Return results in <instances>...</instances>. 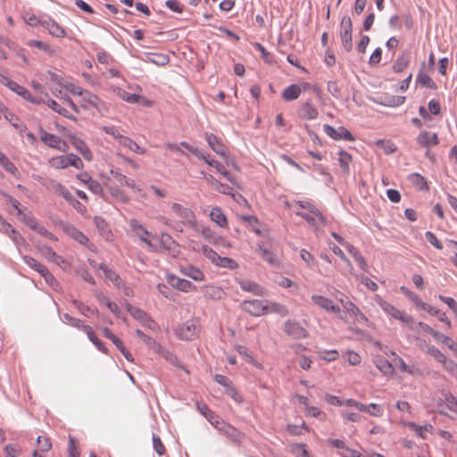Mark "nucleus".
Returning <instances> with one entry per match:
<instances>
[{
  "mask_svg": "<svg viewBox=\"0 0 457 457\" xmlns=\"http://www.w3.org/2000/svg\"><path fill=\"white\" fill-rule=\"evenodd\" d=\"M127 309L130 315L140 321L142 325L149 328L150 329H154L156 327L154 320H152L151 317L143 310L131 306L130 304L128 305Z\"/></svg>",
  "mask_w": 457,
  "mask_h": 457,
  "instance_id": "1a4fd4ad",
  "label": "nucleus"
},
{
  "mask_svg": "<svg viewBox=\"0 0 457 457\" xmlns=\"http://www.w3.org/2000/svg\"><path fill=\"white\" fill-rule=\"evenodd\" d=\"M433 337L436 341L443 343L444 345H447L450 349L453 348L454 342L448 336H445L436 331V333H434Z\"/></svg>",
  "mask_w": 457,
  "mask_h": 457,
  "instance_id": "052dcab7",
  "label": "nucleus"
},
{
  "mask_svg": "<svg viewBox=\"0 0 457 457\" xmlns=\"http://www.w3.org/2000/svg\"><path fill=\"white\" fill-rule=\"evenodd\" d=\"M226 394L231 397L237 403H242L244 402V398L237 392V388L234 386L233 383L225 389Z\"/></svg>",
  "mask_w": 457,
  "mask_h": 457,
  "instance_id": "4d7b16f0",
  "label": "nucleus"
},
{
  "mask_svg": "<svg viewBox=\"0 0 457 457\" xmlns=\"http://www.w3.org/2000/svg\"><path fill=\"white\" fill-rule=\"evenodd\" d=\"M257 251L261 254L262 258L271 265L278 266L279 260L278 256L270 250L263 247L262 245H258Z\"/></svg>",
  "mask_w": 457,
  "mask_h": 457,
  "instance_id": "c756f323",
  "label": "nucleus"
},
{
  "mask_svg": "<svg viewBox=\"0 0 457 457\" xmlns=\"http://www.w3.org/2000/svg\"><path fill=\"white\" fill-rule=\"evenodd\" d=\"M0 164L12 174H14V172L17 170L15 165L1 151Z\"/></svg>",
  "mask_w": 457,
  "mask_h": 457,
  "instance_id": "bf43d9fd",
  "label": "nucleus"
},
{
  "mask_svg": "<svg viewBox=\"0 0 457 457\" xmlns=\"http://www.w3.org/2000/svg\"><path fill=\"white\" fill-rule=\"evenodd\" d=\"M312 301L316 305H318L320 308H321L327 312L337 313V314H338V317L341 320H346V318L344 317L341 313L340 307L337 305H335L333 303L332 300H330L329 298H327L325 296L319 295H312Z\"/></svg>",
  "mask_w": 457,
  "mask_h": 457,
  "instance_id": "39448f33",
  "label": "nucleus"
},
{
  "mask_svg": "<svg viewBox=\"0 0 457 457\" xmlns=\"http://www.w3.org/2000/svg\"><path fill=\"white\" fill-rule=\"evenodd\" d=\"M37 443L40 452H48L52 447V443L49 437L38 436Z\"/></svg>",
  "mask_w": 457,
  "mask_h": 457,
  "instance_id": "13d9d810",
  "label": "nucleus"
},
{
  "mask_svg": "<svg viewBox=\"0 0 457 457\" xmlns=\"http://www.w3.org/2000/svg\"><path fill=\"white\" fill-rule=\"evenodd\" d=\"M319 112L313 104L307 101L299 109V116L303 120H314L318 117Z\"/></svg>",
  "mask_w": 457,
  "mask_h": 457,
  "instance_id": "a211bd4d",
  "label": "nucleus"
},
{
  "mask_svg": "<svg viewBox=\"0 0 457 457\" xmlns=\"http://www.w3.org/2000/svg\"><path fill=\"white\" fill-rule=\"evenodd\" d=\"M211 220L220 227H225L227 225V218L220 208L214 207L210 212Z\"/></svg>",
  "mask_w": 457,
  "mask_h": 457,
  "instance_id": "c9c22d12",
  "label": "nucleus"
},
{
  "mask_svg": "<svg viewBox=\"0 0 457 457\" xmlns=\"http://www.w3.org/2000/svg\"><path fill=\"white\" fill-rule=\"evenodd\" d=\"M161 244L166 250L173 253H178L179 245L169 234L162 233L161 235Z\"/></svg>",
  "mask_w": 457,
  "mask_h": 457,
  "instance_id": "e433bc0d",
  "label": "nucleus"
},
{
  "mask_svg": "<svg viewBox=\"0 0 457 457\" xmlns=\"http://www.w3.org/2000/svg\"><path fill=\"white\" fill-rule=\"evenodd\" d=\"M205 139L208 143V145L212 148L213 152H215L221 157H226L227 153L225 150V146L214 134L205 133Z\"/></svg>",
  "mask_w": 457,
  "mask_h": 457,
  "instance_id": "dca6fc26",
  "label": "nucleus"
},
{
  "mask_svg": "<svg viewBox=\"0 0 457 457\" xmlns=\"http://www.w3.org/2000/svg\"><path fill=\"white\" fill-rule=\"evenodd\" d=\"M353 23L348 16H344L340 22V37L343 47L346 52L353 49V37H352Z\"/></svg>",
  "mask_w": 457,
  "mask_h": 457,
  "instance_id": "f257e3e1",
  "label": "nucleus"
},
{
  "mask_svg": "<svg viewBox=\"0 0 457 457\" xmlns=\"http://www.w3.org/2000/svg\"><path fill=\"white\" fill-rule=\"evenodd\" d=\"M405 102V96H385L380 104L390 106L396 107L403 104Z\"/></svg>",
  "mask_w": 457,
  "mask_h": 457,
  "instance_id": "58836bf2",
  "label": "nucleus"
},
{
  "mask_svg": "<svg viewBox=\"0 0 457 457\" xmlns=\"http://www.w3.org/2000/svg\"><path fill=\"white\" fill-rule=\"evenodd\" d=\"M103 333L106 338L110 339L114 344V345L119 349V351L122 353L127 361L131 362L134 361L132 354L129 352V350H127L122 341L118 337H116L111 329L108 328H104Z\"/></svg>",
  "mask_w": 457,
  "mask_h": 457,
  "instance_id": "f8f14e48",
  "label": "nucleus"
},
{
  "mask_svg": "<svg viewBox=\"0 0 457 457\" xmlns=\"http://www.w3.org/2000/svg\"><path fill=\"white\" fill-rule=\"evenodd\" d=\"M215 428L221 432L223 435H225L228 439H230L233 443L236 444H241L244 439V434L237 430L235 427L232 425L226 423L223 420H215V423L213 424Z\"/></svg>",
  "mask_w": 457,
  "mask_h": 457,
  "instance_id": "f03ea898",
  "label": "nucleus"
},
{
  "mask_svg": "<svg viewBox=\"0 0 457 457\" xmlns=\"http://www.w3.org/2000/svg\"><path fill=\"white\" fill-rule=\"evenodd\" d=\"M42 255L49 262L60 265L61 262H64V260L59 256L50 246L42 245L40 248Z\"/></svg>",
  "mask_w": 457,
  "mask_h": 457,
  "instance_id": "bb28decb",
  "label": "nucleus"
},
{
  "mask_svg": "<svg viewBox=\"0 0 457 457\" xmlns=\"http://www.w3.org/2000/svg\"><path fill=\"white\" fill-rule=\"evenodd\" d=\"M100 300L113 314L120 316V310L117 303L112 302L106 295H103Z\"/></svg>",
  "mask_w": 457,
  "mask_h": 457,
  "instance_id": "6e6d98bb",
  "label": "nucleus"
},
{
  "mask_svg": "<svg viewBox=\"0 0 457 457\" xmlns=\"http://www.w3.org/2000/svg\"><path fill=\"white\" fill-rule=\"evenodd\" d=\"M129 224L133 231L138 237V238L144 243H145L147 245L151 246V242L145 238V236L149 235L148 230L137 220H130Z\"/></svg>",
  "mask_w": 457,
  "mask_h": 457,
  "instance_id": "6ab92c4d",
  "label": "nucleus"
},
{
  "mask_svg": "<svg viewBox=\"0 0 457 457\" xmlns=\"http://www.w3.org/2000/svg\"><path fill=\"white\" fill-rule=\"evenodd\" d=\"M416 140L421 147H429L431 145H437L439 144L437 134L429 131L420 132Z\"/></svg>",
  "mask_w": 457,
  "mask_h": 457,
  "instance_id": "2eb2a0df",
  "label": "nucleus"
},
{
  "mask_svg": "<svg viewBox=\"0 0 457 457\" xmlns=\"http://www.w3.org/2000/svg\"><path fill=\"white\" fill-rule=\"evenodd\" d=\"M98 269L103 270L106 278L110 279L117 287H120L123 285L121 278L113 270L110 269L106 264L100 263L98 265Z\"/></svg>",
  "mask_w": 457,
  "mask_h": 457,
  "instance_id": "b1692460",
  "label": "nucleus"
},
{
  "mask_svg": "<svg viewBox=\"0 0 457 457\" xmlns=\"http://www.w3.org/2000/svg\"><path fill=\"white\" fill-rule=\"evenodd\" d=\"M111 174L114 177V179L120 184L126 186L129 188L140 191V189L136 187V183H135L134 179H129V178L126 177L125 175L121 174L118 170H112Z\"/></svg>",
  "mask_w": 457,
  "mask_h": 457,
  "instance_id": "7c9ffc66",
  "label": "nucleus"
},
{
  "mask_svg": "<svg viewBox=\"0 0 457 457\" xmlns=\"http://www.w3.org/2000/svg\"><path fill=\"white\" fill-rule=\"evenodd\" d=\"M171 209L180 218L187 220L188 222H192L193 220L195 219L194 212L191 210L183 207L179 204H177V203L172 204Z\"/></svg>",
  "mask_w": 457,
  "mask_h": 457,
  "instance_id": "2f4dec72",
  "label": "nucleus"
},
{
  "mask_svg": "<svg viewBox=\"0 0 457 457\" xmlns=\"http://www.w3.org/2000/svg\"><path fill=\"white\" fill-rule=\"evenodd\" d=\"M43 26L49 31V33L56 37H64L66 36L65 30L54 21L48 20L43 22Z\"/></svg>",
  "mask_w": 457,
  "mask_h": 457,
  "instance_id": "393cba45",
  "label": "nucleus"
},
{
  "mask_svg": "<svg viewBox=\"0 0 457 457\" xmlns=\"http://www.w3.org/2000/svg\"><path fill=\"white\" fill-rule=\"evenodd\" d=\"M120 145L138 154H144L145 153V150L143 147L139 146L134 140L128 137H122Z\"/></svg>",
  "mask_w": 457,
  "mask_h": 457,
  "instance_id": "ea45409f",
  "label": "nucleus"
},
{
  "mask_svg": "<svg viewBox=\"0 0 457 457\" xmlns=\"http://www.w3.org/2000/svg\"><path fill=\"white\" fill-rule=\"evenodd\" d=\"M442 395L448 406L453 411H457V397H455L451 392H443Z\"/></svg>",
  "mask_w": 457,
  "mask_h": 457,
  "instance_id": "3c124183",
  "label": "nucleus"
},
{
  "mask_svg": "<svg viewBox=\"0 0 457 457\" xmlns=\"http://www.w3.org/2000/svg\"><path fill=\"white\" fill-rule=\"evenodd\" d=\"M376 366L385 375H392L394 373L392 364L384 358H378L376 361Z\"/></svg>",
  "mask_w": 457,
  "mask_h": 457,
  "instance_id": "37998d69",
  "label": "nucleus"
},
{
  "mask_svg": "<svg viewBox=\"0 0 457 457\" xmlns=\"http://www.w3.org/2000/svg\"><path fill=\"white\" fill-rule=\"evenodd\" d=\"M147 59L149 62H151L158 66H164L170 61V58L167 54H156V53L149 54L147 55Z\"/></svg>",
  "mask_w": 457,
  "mask_h": 457,
  "instance_id": "79ce46f5",
  "label": "nucleus"
},
{
  "mask_svg": "<svg viewBox=\"0 0 457 457\" xmlns=\"http://www.w3.org/2000/svg\"><path fill=\"white\" fill-rule=\"evenodd\" d=\"M117 95L119 97H120L122 100L130 103V104H142L145 106L150 105V101L146 100L145 97L137 95V94H130L123 89H119Z\"/></svg>",
  "mask_w": 457,
  "mask_h": 457,
  "instance_id": "f3484780",
  "label": "nucleus"
},
{
  "mask_svg": "<svg viewBox=\"0 0 457 457\" xmlns=\"http://www.w3.org/2000/svg\"><path fill=\"white\" fill-rule=\"evenodd\" d=\"M208 165L216 169V170L223 176L230 183L237 185V179L234 175L230 174L225 167L218 161L212 159Z\"/></svg>",
  "mask_w": 457,
  "mask_h": 457,
  "instance_id": "cd10ccee",
  "label": "nucleus"
},
{
  "mask_svg": "<svg viewBox=\"0 0 457 457\" xmlns=\"http://www.w3.org/2000/svg\"><path fill=\"white\" fill-rule=\"evenodd\" d=\"M337 299L338 300V302L342 304V307L344 308L345 310V315L342 314L344 317H345L347 319V314L349 316H351L354 311L358 308L351 300H349V298L342 294V293H339V295L337 296Z\"/></svg>",
  "mask_w": 457,
  "mask_h": 457,
  "instance_id": "a878e982",
  "label": "nucleus"
},
{
  "mask_svg": "<svg viewBox=\"0 0 457 457\" xmlns=\"http://www.w3.org/2000/svg\"><path fill=\"white\" fill-rule=\"evenodd\" d=\"M196 408L199 412L204 415L212 424L215 423V421L212 420L215 418V415L205 403H197Z\"/></svg>",
  "mask_w": 457,
  "mask_h": 457,
  "instance_id": "8fccbe9b",
  "label": "nucleus"
},
{
  "mask_svg": "<svg viewBox=\"0 0 457 457\" xmlns=\"http://www.w3.org/2000/svg\"><path fill=\"white\" fill-rule=\"evenodd\" d=\"M110 192L113 197L120 200V202H122V203L129 202V198L123 190H120L118 187H110Z\"/></svg>",
  "mask_w": 457,
  "mask_h": 457,
  "instance_id": "338daca9",
  "label": "nucleus"
},
{
  "mask_svg": "<svg viewBox=\"0 0 457 457\" xmlns=\"http://www.w3.org/2000/svg\"><path fill=\"white\" fill-rule=\"evenodd\" d=\"M157 289L164 297L174 300V291L170 287L164 284H158Z\"/></svg>",
  "mask_w": 457,
  "mask_h": 457,
  "instance_id": "774afa93",
  "label": "nucleus"
},
{
  "mask_svg": "<svg viewBox=\"0 0 457 457\" xmlns=\"http://www.w3.org/2000/svg\"><path fill=\"white\" fill-rule=\"evenodd\" d=\"M202 253L206 258H208L215 265L217 264L218 261L220 260V255L214 250H212L211 247H209L208 245L202 246Z\"/></svg>",
  "mask_w": 457,
  "mask_h": 457,
  "instance_id": "603ef678",
  "label": "nucleus"
},
{
  "mask_svg": "<svg viewBox=\"0 0 457 457\" xmlns=\"http://www.w3.org/2000/svg\"><path fill=\"white\" fill-rule=\"evenodd\" d=\"M301 95V87L296 84H292L286 87L282 93V98L285 101H294L296 100Z\"/></svg>",
  "mask_w": 457,
  "mask_h": 457,
  "instance_id": "c85d7f7f",
  "label": "nucleus"
},
{
  "mask_svg": "<svg viewBox=\"0 0 457 457\" xmlns=\"http://www.w3.org/2000/svg\"><path fill=\"white\" fill-rule=\"evenodd\" d=\"M157 348H158V352L160 353L162 357H163L167 361H169L173 366H175V367H177L179 369L184 370L185 371L187 372V370H186V368L183 365V363L179 360V358L175 354H173L169 350L163 349L159 345H157Z\"/></svg>",
  "mask_w": 457,
  "mask_h": 457,
  "instance_id": "5701e85b",
  "label": "nucleus"
},
{
  "mask_svg": "<svg viewBox=\"0 0 457 457\" xmlns=\"http://www.w3.org/2000/svg\"><path fill=\"white\" fill-rule=\"evenodd\" d=\"M198 326L195 320H187L176 329V335L183 340H193L198 334Z\"/></svg>",
  "mask_w": 457,
  "mask_h": 457,
  "instance_id": "20e7f679",
  "label": "nucleus"
},
{
  "mask_svg": "<svg viewBox=\"0 0 457 457\" xmlns=\"http://www.w3.org/2000/svg\"><path fill=\"white\" fill-rule=\"evenodd\" d=\"M339 155H340L339 165H340L341 169L343 170V171L345 174H348L349 173V163L352 160V156L345 151H340Z\"/></svg>",
  "mask_w": 457,
  "mask_h": 457,
  "instance_id": "09e8293b",
  "label": "nucleus"
},
{
  "mask_svg": "<svg viewBox=\"0 0 457 457\" xmlns=\"http://www.w3.org/2000/svg\"><path fill=\"white\" fill-rule=\"evenodd\" d=\"M22 260L29 267L37 271L40 275L47 269L45 265H43L31 256L23 255Z\"/></svg>",
  "mask_w": 457,
  "mask_h": 457,
  "instance_id": "a19ab883",
  "label": "nucleus"
},
{
  "mask_svg": "<svg viewBox=\"0 0 457 457\" xmlns=\"http://www.w3.org/2000/svg\"><path fill=\"white\" fill-rule=\"evenodd\" d=\"M216 265L220 266V267L228 268L231 270L236 269L238 266L235 260L228 258V257H221V256H220V260L218 261Z\"/></svg>",
  "mask_w": 457,
  "mask_h": 457,
  "instance_id": "69168bd1",
  "label": "nucleus"
},
{
  "mask_svg": "<svg viewBox=\"0 0 457 457\" xmlns=\"http://www.w3.org/2000/svg\"><path fill=\"white\" fill-rule=\"evenodd\" d=\"M323 130L328 137H330L331 138H333L335 140L345 139L349 142L354 141V137L352 135V133L349 130H347L344 127H339L338 129H335L328 124H324Z\"/></svg>",
  "mask_w": 457,
  "mask_h": 457,
  "instance_id": "0eeeda50",
  "label": "nucleus"
},
{
  "mask_svg": "<svg viewBox=\"0 0 457 457\" xmlns=\"http://www.w3.org/2000/svg\"><path fill=\"white\" fill-rule=\"evenodd\" d=\"M80 97L83 101L90 104L92 106L98 107L100 99L97 96L92 94L90 91L84 89L80 95Z\"/></svg>",
  "mask_w": 457,
  "mask_h": 457,
  "instance_id": "de8ad7c7",
  "label": "nucleus"
},
{
  "mask_svg": "<svg viewBox=\"0 0 457 457\" xmlns=\"http://www.w3.org/2000/svg\"><path fill=\"white\" fill-rule=\"evenodd\" d=\"M46 187L48 190H51L63 197L72 206H75V204H79V202L76 200L69 192V190L66 187H64L61 183L55 180H49L46 182Z\"/></svg>",
  "mask_w": 457,
  "mask_h": 457,
  "instance_id": "423d86ee",
  "label": "nucleus"
},
{
  "mask_svg": "<svg viewBox=\"0 0 457 457\" xmlns=\"http://www.w3.org/2000/svg\"><path fill=\"white\" fill-rule=\"evenodd\" d=\"M409 180L419 190H428V185L425 178L418 173H412L409 176Z\"/></svg>",
  "mask_w": 457,
  "mask_h": 457,
  "instance_id": "4c0bfd02",
  "label": "nucleus"
},
{
  "mask_svg": "<svg viewBox=\"0 0 457 457\" xmlns=\"http://www.w3.org/2000/svg\"><path fill=\"white\" fill-rule=\"evenodd\" d=\"M408 427L411 429H413L417 435L422 438H425L424 432H429L431 433L434 429V427L430 424H426L424 426H419L414 422H409Z\"/></svg>",
  "mask_w": 457,
  "mask_h": 457,
  "instance_id": "a18cd8bd",
  "label": "nucleus"
},
{
  "mask_svg": "<svg viewBox=\"0 0 457 457\" xmlns=\"http://www.w3.org/2000/svg\"><path fill=\"white\" fill-rule=\"evenodd\" d=\"M417 82H419L421 86L426 87L428 88H436V84L432 80V79L428 74L422 71L419 72L417 77Z\"/></svg>",
  "mask_w": 457,
  "mask_h": 457,
  "instance_id": "49530a36",
  "label": "nucleus"
},
{
  "mask_svg": "<svg viewBox=\"0 0 457 457\" xmlns=\"http://www.w3.org/2000/svg\"><path fill=\"white\" fill-rule=\"evenodd\" d=\"M182 271L186 276L195 281H202L204 278L203 272L199 269L193 266L186 267L182 270Z\"/></svg>",
  "mask_w": 457,
  "mask_h": 457,
  "instance_id": "c03bdc74",
  "label": "nucleus"
},
{
  "mask_svg": "<svg viewBox=\"0 0 457 457\" xmlns=\"http://www.w3.org/2000/svg\"><path fill=\"white\" fill-rule=\"evenodd\" d=\"M168 282L171 287L177 288L182 292H189L195 290L196 287L190 281L180 278L175 275H171L168 278Z\"/></svg>",
  "mask_w": 457,
  "mask_h": 457,
  "instance_id": "4468645a",
  "label": "nucleus"
},
{
  "mask_svg": "<svg viewBox=\"0 0 457 457\" xmlns=\"http://www.w3.org/2000/svg\"><path fill=\"white\" fill-rule=\"evenodd\" d=\"M63 319L72 327L77 328L84 331V328H87L88 325L83 324V321L79 319L74 318L68 313L63 314Z\"/></svg>",
  "mask_w": 457,
  "mask_h": 457,
  "instance_id": "864d4df0",
  "label": "nucleus"
},
{
  "mask_svg": "<svg viewBox=\"0 0 457 457\" xmlns=\"http://www.w3.org/2000/svg\"><path fill=\"white\" fill-rule=\"evenodd\" d=\"M71 145L83 155V157L90 161L92 159V154L87 144L79 137L72 136L71 137Z\"/></svg>",
  "mask_w": 457,
  "mask_h": 457,
  "instance_id": "412c9836",
  "label": "nucleus"
},
{
  "mask_svg": "<svg viewBox=\"0 0 457 457\" xmlns=\"http://www.w3.org/2000/svg\"><path fill=\"white\" fill-rule=\"evenodd\" d=\"M87 188L95 195L104 197V189L102 185L96 179H91L87 185Z\"/></svg>",
  "mask_w": 457,
  "mask_h": 457,
  "instance_id": "680f3d73",
  "label": "nucleus"
},
{
  "mask_svg": "<svg viewBox=\"0 0 457 457\" xmlns=\"http://www.w3.org/2000/svg\"><path fill=\"white\" fill-rule=\"evenodd\" d=\"M401 291L411 301H412L417 306L420 307L423 311H426L427 312H428L431 315H436L437 313H439L438 309L431 306L428 303H426L422 302V300L420 298V296L417 294L411 292V290L407 289L406 287H401Z\"/></svg>",
  "mask_w": 457,
  "mask_h": 457,
  "instance_id": "9d476101",
  "label": "nucleus"
},
{
  "mask_svg": "<svg viewBox=\"0 0 457 457\" xmlns=\"http://www.w3.org/2000/svg\"><path fill=\"white\" fill-rule=\"evenodd\" d=\"M242 308L253 316H261L269 310V305H264L261 300H245L242 303Z\"/></svg>",
  "mask_w": 457,
  "mask_h": 457,
  "instance_id": "6e6552de",
  "label": "nucleus"
},
{
  "mask_svg": "<svg viewBox=\"0 0 457 457\" xmlns=\"http://www.w3.org/2000/svg\"><path fill=\"white\" fill-rule=\"evenodd\" d=\"M427 353L433 356L438 362L445 361L446 356L434 345H428Z\"/></svg>",
  "mask_w": 457,
  "mask_h": 457,
  "instance_id": "0e129e2a",
  "label": "nucleus"
},
{
  "mask_svg": "<svg viewBox=\"0 0 457 457\" xmlns=\"http://www.w3.org/2000/svg\"><path fill=\"white\" fill-rule=\"evenodd\" d=\"M378 303L380 306V308L392 318L399 320L402 322L406 323L408 325H411L414 322L412 317L405 314L403 312L400 311L399 309H397L391 303H387L386 301L379 299L378 301Z\"/></svg>",
  "mask_w": 457,
  "mask_h": 457,
  "instance_id": "7ed1b4c3",
  "label": "nucleus"
},
{
  "mask_svg": "<svg viewBox=\"0 0 457 457\" xmlns=\"http://www.w3.org/2000/svg\"><path fill=\"white\" fill-rule=\"evenodd\" d=\"M84 332L87 334L88 339L96 345V347L102 353H107V349L101 340L98 339L93 328L90 326L84 328Z\"/></svg>",
  "mask_w": 457,
  "mask_h": 457,
  "instance_id": "72a5a7b5",
  "label": "nucleus"
},
{
  "mask_svg": "<svg viewBox=\"0 0 457 457\" xmlns=\"http://www.w3.org/2000/svg\"><path fill=\"white\" fill-rule=\"evenodd\" d=\"M285 332L289 337L295 339L305 338L307 331L299 322L287 320L285 323Z\"/></svg>",
  "mask_w": 457,
  "mask_h": 457,
  "instance_id": "ddd939ff",
  "label": "nucleus"
},
{
  "mask_svg": "<svg viewBox=\"0 0 457 457\" xmlns=\"http://www.w3.org/2000/svg\"><path fill=\"white\" fill-rule=\"evenodd\" d=\"M72 303L74 307H76L79 312L87 317L93 314L95 312L94 310H92L89 306L84 304L82 302L79 300H73Z\"/></svg>",
  "mask_w": 457,
  "mask_h": 457,
  "instance_id": "e2e57ef3",
  "label": "nucleus"
},
{
  "mask_svg": "<svg viewBox=\"0 0 457 457\" xmlns=\"http://www.w3.org/2000/svg\"><path fill=\"white\" fill-rule=\"evenodd\" d=\"M238 284L242 290L253 293L255 295H262L263 288L257 283L249 279H239Z\"/></svg>",
  "mask_w": 457,
  "mask_h": 457,
  "instance_id": "4be33fe9",
  "label": "nucleus"
},
{
  "mask_svg": "<svg viewBox=\"0 0 457 457\" xmlns=\"http://www.w3.org/2000/svg\"><path fill=\"white\" fill-rule=\"evenodd\" d=\"M47 105L59 114L66 118H71L69 112L65 108L62 107L55 100L48 98Z\"/></svg>",
  "mask_w": 457,
  "mask_h": 457,
  "instance_id": "5fc2aeb1",
  "label": "nucleus"
},
{
  "mask_svg": "<svg viewBox=\"0 0 457 457\" xmlns=\"http://www.w3.org/2000/svg\"><path fill=\"white\" fill-rule=\"evenodd\" d=\"M40 139L49 147L60 149L62 139L58 136L48 133L43 129H40Z\"/></svg>",
  "mask_w": 457,
  "mask_h": 457,
  "instance_id": "aec40b11",
  "label": "nucleus"
},
{
  "mask_svg": "<svg viewBox=\"0 0 457 457\" xmlns=\"http://www.w3.org/2000/svg\"><path fill=\"white\" fill-rule=\"evenodd\" d=\"M410 63V55L408 53H403L400 56L397 57L395 62L393 64V71L395 72H402L405 70Z\"/></svg>",
  "mask_w": 457,
  "mask_h": 457,
  "instance_id": "f704fd0d",
  "label": "nucleus"
},
{
  "mask_svg": "<svg viewBox=\"0 0 457 457\" xmlns=\"http://www.w3.org/2000/svg\"><path fill=\"white\" fill-rule=\"evenodd\" d=\"M54 162L57 168H62V169L67 168L69 166H73L77 169L83 168L82 160L75 154L60 156L58 158L54 159Z\"/></svg>",
  "mask_w": 457,
  "mask_h": 457,
  "instance_id": "9b49d317",
  "label": "nucleus"
},
{
  "mask_svg": "<svg viewBox=\"0 0 457 457\" xmlns=\"http://www.w3.org/2000/svg\"><path fill=\"white\" fill-rule=\"evenodd\" d=\"M204 295L208 299L220 300L223 298L225 293L220 287L210 286L204 288Z\"/></svg>",
  "mask_w": 457,
  "mask_h": 457,
  "instance_id": "473e14b6",
  "label": "nucleus"
}]
</instances>
